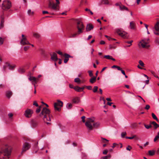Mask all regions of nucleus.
Returning <instances> with one entry per match:
<instances>
[{
	"mask_svg": "<svg viewBox=\"0 0 159 159\" xmlns=\"http://www.w3.org/2000/svg\"><path fill=\"white\" fill-rule=\"evenodd\" d=\"M75 32L73 31V33H71L68 36L69 38H74L79 35L83 32L84 26L82 22L80 20L76 19L75 20Z\"/></svg>",
	"mask_w": 159,
	"mask_h": 159,
	"instance_id": "f257e3e1",
	"label": "nucleus"
},
{
	"mask_svg": "<svg viewBox=\"0 0 159 159\" xmlns=\"http://www.w3.org/2000/svg\"><path fill=\"white\" fill-rule=\"evenodd\" d=\"M11 148L8 145L3 146L0 150V159H8L11 154Z\"/></svg>",
	"mask_w": 159,
	"mask_h": 159,
	"instance_id": "f03ea898",
	"label": "nucleus"
},
{
	"mask_svg": "<svg viewBox=\"0 0 159 159\" xmlns=\"http://www.w3.org/2000/svg\"><path fill=\"white\" fill-rule=\"evenodd\" d=\"M94 120L95 118L93 117L87 119L85 125L90 130H93V128H98L100 125V123L99 122H95Z\"/></svg>",
	"mask_w": 159,
	"mask_h": 159,
	"instance_id": "7ed1b4c3",
	"label": "nucleus"
},
{
	"mask_svg": "<svg viewBox=\"0 0 159 159\" xmlns=\"http://www.w3.org/2000/svg\"><path fill=\"white\" fill-rule=\"evenodd\" d=\"M50 111L49 109L44 107L42 110L41 113L39 114V116L42 117L43 116V119L44 122L46 123L47 125H49L50 123L47 122V121H50L51 119L50 116Z\"/></svg>",
	"mask_w": 159,
	"mask_h": 159,
	"instance_id": "20e7f679",
	"label": "nucleus"
},
{
	"mask_svg": "<svg viewBox=\"0 0 159 159\" xmlns=\"http://www.w3.org/2000/svg\"><path fill=\"white\" fill-rule=\"evenodd\" d=\"M56 2V4L52 0H49L48 4V7L51 8L55 11H57L59 10V6L58 5L60 4L59 0H55Z\"/></svg>",
	"mask_w": 159,
	"mask_h": 159,
	"instance_id": "39448f33",
	"label": "nucleus"
},
{
	"mask_svg": "<svg viewBox=\"0 0 159 159\" xmlns=\"http://www.w3.org/2000/svg\"><path fill=\"white\" fill-rule=\"evenodd\" d=\"M11 7V2L9 0H5L2 4V9L3 10H7Z\"/></svg>",
	"mask_w": 159,
	"mask_h": 159,
	"instance_id": "423d86ee",
	"label": "nucleus"
},
{
	"mask_svg": "<svg viewBox=\"0 0 159 159\" xmlns=\"http://www.w3.org/2000/svg\"><path fill=\"white\" fill-rule=\"evenodd\" d=\"M63 102L60 100H57V102L54 103V107L56 111H60L61 107H63Z\"/></svg>",
	"mask_w": 159,
	"mask_h": 159,
	"instance_id": "0eeeda50",
	"label": "nucleus"
},
{
	"mask_svg": "<svg viewBox=\"0 0 159 159\" xmlns=\"http://www.w3.org/2000/svg\"><path fill=\"white\" fill-rule=\"evenodd\" d=\"M116 32L123 38H127V35L126 32L123 31L121 29H117L116 30Z\"/></svg>",
	"mask_w": 159,
	"mask_h": 159,
	"instance_id": "6e6552de",
	"label": "nucleus"
},
{
	"mask_svg": "<svg viewBox=\"0 0 159 159\" xmlns=\"http://www.w3.org/2000/svg\"><path fill=\"white\" fill-rule=\"evenodd\" d=\"M22 38L20 40V43L23 45H30V43L27 40L26 37L23 34L21 35Z\"/></svg>",
	"mask_w": 159,
	"mask_h": 159,
	"instance_id": "1a4fd4ad",
	"label": "nucleus"
},
{
	"mask_svg": "<svg viewBox=\"0 0 159 159\" xmlns=\"http://www.w3.org/2000/svg\"><path fill=\"white\" fill-rule=\"evenodd\" d=\"M149 39H145L142 40L143 42H140L139 43V45H141L142 48H148L149 46L147 45V44L148 43V41Z\"/></svg>",
	"mask_w": 159,
	"mask_h": 159,
	"instance_id": "9d476101",
	"label": "nucleus"
},
{
	"mask_svg": "<svg viewBox=\"0 0 159 159\" xmlns=\"http://www.w3.org/2000/svg\"><path fill=\"white\" fill-rule=\"evenodd\" d=\"M42 77V75H39L37 78H36L34 76H30L29 79L30 80L32 81L33 84H35L37 83L39 80V78Z\"/></svg>",
	"mask_w": 159,
	"mask_h": 159,
	"instance_id": "9b49d317",
	"label": "nucleus"
},
{
	"mask_svg": "<svg viewBox=\"0 0 159 159\" xmlns=\"http://www.w3.org/2000/svg\"><path fill=\"white\" fill-rule=\"evenodd\" d=\"M8 67L10 70H13L15 67V65H11L10 63L8 62H6L5 65L3 66V71H5L6 68Z\"/></svg>",
	"mask_w": 159,
	"mask_h": 159,
	"instance_id": "f8f14e48",
	"label": "nucleus"
},
{
	"mask_svg": "<svg viewBox=\"0 0 159 159\" xmlns=\"http://www.w3.org/2000/svg\"><path fill=\"white\" fill-rule=\"evenodd\" d=\"M30 147V145L29 143L27 142L25 143L23 145L21 153H23L25 152L26 151L28 150Z\"/></svg>",
	"mask_w": 159,
	"mask_h": 159,
	"instance_id": "ddd939ff",
	"label": "nucleus"
},
{
	"mask_svg": "<svg viewBox=\"0 0 159 159\" xmlns=\"http://www.w3.org/2000/svg\"><path fill=\"white\" fill-rule=\"evenodd\" d=\"M153 32L155 34L159 35V22H157L155 25Z\"/></svg>",
	"mask_w": 159,
	"mask_h": 159,
	"instance_id": "4468645a",
	"label": "nucleus"
},
{
	"mask_svg": "<svg viewBox=\"0 0 159 159\" xmlns=\"http://www.w3.org/2000/svg\"><path fill=\"white\" fill-rule=\"evenodd\" d=\"M33 113V111L30 109H27L25 111V116L27 118H30L31 117Z\"/></svg>",
	"mask_w": 159,
	"mask_h": 159,
	"instance_id": "2eb2a0df",
	"label": "nucleus"
},
{
	"mask_svg": "<svg viewBox=\"0 0 159 159\" xmlns=\"http://www.w3.org/2000/svg\"><path fill=\"white\" fill-rule=\"evenodd\" d=\"M51 58L52 60L54 61H56L58 60L57 57V54L55 52H53L52 54H51Z\"/></svg>",
	"mask_w": 159,
	"mask_h": 159,
	"instance_id": "dca6fc26",
	"label": "nucleus"
},
{
	"mask_svg": "<svg viewBox=\"0 0 159 159\" xmlns=\"http://www.w3.org/2000/svg\"><path fill=\"white\" fill-rule=\"evenodd\" d=\"M31 126L33 128L36 127L38 125V122L34 120H31Z\"/></svg>",
	"mask_w": 159,
	"mask_h": 159,
	"instance_id": "f3484780",
	"label": "nucleus"
},
{
	"mask_svg": "<svg viewBox=\"0 0 159 159\" xmlns=\"http://www.w3.org/2000/svg\"><path fill=\"white\" fill-rule=\"evenodd\" d=\"M94 28L93 25L91 24H89L87 25L86 27V30L87 32L93 29Z\"/></svg>",
	"mask_w": 159,
	"mask_h": 159,
	"instance_id": "a211bd4d",
	"label": "nucleus"
},
{
	"mask_svg": "<svg viewBox=\"0 0 159 159\" xmlns=\"http://www.w3.org/2000/svg\"><path fill=\"white\" fill-rule=\"evenodd\" d=\"M64 57H65L64 60V62L65 63H66L69 60V58L71 57L67 53H65L64 55Z\"/></svg>",
	"mask_w": 159,
	"mask_h": 159,
	"instance_id": "6ab92c4d",
	"label": "nucleus"
},
{
	"mask_svg": "<svg viewBox=\"0 0 159 159\" xmlns=\"http://www.w3.org/2000/svg\"><path fill=\"white\" fill-rule=\"evenodd\" d=\"M4 14L3 13V15L1 16V21L0 27L1 28H3L4 26Z\"/></svg>",
	"mask_w": 159,
	"mask_h": 159,
	"instance_id": "aec40b11",
	"label": "nucleus"
},
{
	"mask_svg": "<svg viewBox=\"0 0 159 159\" xmlns=\"http://www.w3.org/2000/svg\"><path fill=\"white\" fill-rule=\"evenodd\" d=\"M72 101L74 103H78L80 101V98L78 97H76L73 99Z\"/></svg>",
	"mask_w": 159,
	"mask_h": 159,
	"instance_id": "412c9836",
	"label": "nucleus"
},
{
	"mask_svg": "<svg viewBox=\"0 0 159 159\" xmlns=\"http://www.w3.org/2000/svg\"><path fill=\"white\" fill-rule=\"evenodd\" d=\"M96 80V77L93 76L89 80V82L91 84H93L95 82Z\"/></svg>",
	"mask_w": 159,
	"mask_h": 159,
	"instance_id": "4be33fe9",
	"label": "nucleus"
},
{
	"mask_svg": "<svg viewBox=\"0 0 159 159\" xmlns=\"http://www.w3.org/2000/svg\"><path fill=\"white\" fill-rule=\"evenodd\" d=\"M104 57L108 59L114 61H116L115 59L113 58L110 55H105L104 56Z\"/></svg>",
	"mask_w": 159,
	"mask_h": 159,
	"instance_id": "5701e85b",
	"label": "nucleus"
},
{
	"mask_svg": "<svg viewBox=\"0 0 159 159\" xmlns=\"http://www.w3.org/2000/svg\"><path fill=\"white\" fill-rule=\"evenodd\" d=\"M6 96L8 98H10L12 95V92L10 91H8L6 92Z\"/></svg>",
	"mask_w": 159,
	"mask_h": 159,
	"instance_id": "b1692460",
	"label": "nucleus"
},
{
	"mask_svg": "<svg viewBox=\"0 0 159 159\" xmlns=\"http://www.w3.org/2000/svg\"><path fill=\"white\" fill-rule=\"evenodd\" d=\"M120 8L121 10H126L127 11L128 10V9L123 5H121L120 6Z\"/></svg>",
	"mask_w": 159,
	"mask_h": 159,
	"instance_id": "393cba45",
	"label": "nucleus"
},
{
	"mask_svg": "<svg viewBox=\"0 0 159 159\" xmlns=\"http://www.w3.org/2000/svg\"><path fill=\"white\" fill-rule=\"evenodd\" d=\"M135 24L133 21H132L130 23V27L131 29H134L135 28Z\"/></svg>",
	"mask_w": 159,
	"mask_h": 159,
	"instance_id": "a878e982",
	"label": "nucleus"
},
{
	"mask_svg": "<svg viewBox=\"0 0 159 159\" xmlns=\"http://www.w3.org/2000/svg\"><path fill=\"white\" fill-rule=\"evenodd\" d=\"M155 151L154 150H149L148 151V154L150 156H152L155 154Z\"/></svg>",
	"mask_w": 159,
	"mask_h": 159,
	"instance_id": "bb28decb",
	"label": "nucleus"
},
{
	"mask_svg": "<svg viewBox=\"0 0 159 159\" xmlns=\"http://www.w3.org/2000/svg\"><path fill=\"white\" fill-rule=\"evenodd\" d=\"M125 138L127 139H133L134 138H135L136 139H138V138L136 136V135H134L132 137H126Z\"/></svg>",
	"mask_w": 159,
	"mask_h": 159,
	"instance_id": "cd10ccee",
	"label": "nucleus"
},
{
	"mask_svg": "<svg viewBox=\"0 0 159 159\" xmlns=\"http://www.w3.org/2000/svg\"><path fill=\"white\" fill-rule=\"evenodd\" d=\"M33 34L34 36L37 39L39 38L40 36L39 34L37 33H34Z\"/></svg>",
	"mask_w": 159,
	"mask_h": 159,
	"instance_id": "c85d7f7f",
	"label": "nucleus"
},
{
	"mask_svg": "<svg viewBox=\"0 0 159 159\" xmlns=\"http://www.w3.org/2000/svg\"><path fill=\"white\" fill-rule=\"evenodd\" d=\"M74 89L76 91L80 92L81 91V90L80 88V87L79 86H75L74 87Z\"/></svg>",
	"mask_w": 159,
	"mask_h": 159,
	"instance_id": "c756f323",
	"label": "nucleus"
},
{
	"mask_svg": "<svg viewBox=\"0 0 159 159\" xmlns=\"http://www.w3.org/2000/svg\"><path fill=\"white\" fill-rule=\"evenodd\" d=\"M152 118L155 120L157 122H159V120L156 116L155 115V114L152 113Z\"/></svg>",
	"mask_w": 159,
	"mask_h": 159,
	"instance_id": "7c9ffc66",
	"label": "nucleus"
},
{
	"mask_svg": "<svg viewBox=\"0 0 159 159\" xmlns=\"http://www.w3.org/2000/svg\"><path fill=\"white\" fill-rule=\"evenodd\" d=\"M18 72L20 73H23L25 72V69L24 68H20L18 70Z\"/></svg>",
	"mask_w": 159,
	"mask_h": 159,
	"instance_id": "2f4dec72",
	"label": "nucleus"
},
{
	"mask_svg": "<svg viewBox=\"0 0 159 159\" xmlns=\"http://www.w3.org/2000/svg\"><path fill=\"white\" fill-rule=\"evenodd\" d=\"M101 141L102 142L104 143H106L109 141V140L106 139L101 137Z\"/></svg>",
	"mask_w": 159,
	"mask_h": 159,
	"instance_id": "473e14b6",
	"label": "nucleus"
},
{
	"mask_svg": "<svg viewBox=\"0 0 159 159\" xmlns=\"http://www.w3.org/2000/svg\"><path fill=\"white\" fill-rule=\"evenodd\" d=\"M74 81L78 84H80L81 83L80 80L78 78H75L74 80Z\"/></svg>",
	"mask_w": 159,
	"mask_h": 159,
	"instance_id": "72a5a7b5",
	"label": "nucleus"
},
{
	"mask_svg": "<svg viewBox=\"0 0 159 159\" xmlns=\"http://www.w3.org/2000/svg\"><path fill=\"white\" fill-rule=\"evenodd\" d=\"M72 107V105L71 103H68L66 105V107L68 109H71Z\"/></svg>",
	"mask_w": 159,
	"mask_h": 159,
	"instance_id": "f704fd0d",
	"label": "nucleus"
},
{
	"mask_svg": "<svg viewBox=\"0 0 159 159\" xmlns=\"http://www.w3.org/2000/svg\"><path fill=\"white\" fill-rule=\"evenodd\" d=\"M28 14L29 15H33L34 14L33 11H31V10H29L28 11Z\"/></svg>",
	"mask_w": 159,
	"mask_h": 159,
	"instance_id": "c9c22d12",
	"label": "nucleus"
},
{
	"mask_svg": "<svg viewBox=\"0 0 159 159\" xmlns=\"http://www.w3.org/2000/svg\"><path fill=\"white\" fill-rule=\"evenodd\" d=\"M98 89V87L97 86H95L94 87L93 89V91L94 93H96L97 91V90Z\"/></svg>",
	"mask_w": 159,
	"mask_h": 159,
	"instance_id": "e433bc0d",
	"label": "nucleus"
},
{
	"mask_svg": "<svg viewBox=\"0 0 159 159\" xmlns=\"http://www.w3.org/2000/svg\"><path fill=\"white\" fill-rule=\"evenodd\" d=\"M137 124L136 123H134L131 124V126L132 128H135L137 127Z\"/></svg>",
	"mask_w": 159,
	"mask_h": 159,
	"instance_id": "4c0bfd02",
	"label": "nucleus"
},
{
	"mask_svg": "<svg viewBox=\"0 0 159 159\" xmlns=\"http://www.w3.org/2000/svg\"><path fill=\"white\" fill-rule=\"evenodd\" d=\"M88 73L89 74V75L91 77H92L93 76V71L92 70H89L88 71Z\"/></svg>",
	"mask_w": 159,
	"mask_h": 159,
	"instance_id": "58836bf2",
	"label": "nucleus"
},
{
	"mask_svg": "<svg viewBox=\"0 0 159 159\" xmlns=\"http://www.w3.org/2000/svg\"><path fill=\"white\" fill-rule=\"evenodd\" d=\"M86 0H81L80 5H83L84 4L86 3Z\"/></svg>",
	"mask_w": 159,
	"mask_h": 159,
	"instance_id": "ea45409f",
	"label": "nucleus"
},
{
	"mask_svg": "<svg viewBox=\"0 0 159 159\" xmlns=\"http://www.w3.org/2000/svg\"><path fill=\"white\" fill-rule=\"evenodd\" d=\"M110 155H108L107 156H104L101 157V159H107L108 158H110Z\"/></svg>",
	"mask_w": 159,
	"mask_h": 159,
	"instance_id": "a19ab883",
	"label": "nucleus"
},
{
	"mask_svg": "<svg viewBox=\"0 0 159 159\" xmlns=\"http://www.w3.org/2000/svg\"><path fill=\"white\" fill-rule=\"evenodd\" d=\"M30 47V46H29L28 45L25 46L24 48V50L25 51H26Z\"/></svg>",
	"mask_w": 159,
	"mask_h": 159,
	"instance_id": "79ce46f5",
	"label": "nucleus"
},
{
	"mask_svg": "<svg viewBox=\"0 0 159 159\" xmlns=\"http://www.w3.org/2000/svg\"><path fill=\"white\" fill-rule=\"evenodd\" d=\"M85 11H88V13H90L92 15L93 14V12L90 9L87 8H86L85 9Z\"/></svg>",
	"mask_w": 159,
	"mask_h": 159,
	"instance_id": "37998d69",
	"label": "nucleus"
},
{
	"mask_svg": "<svg viewBox=\"0 0 159 159\" xmlns=\"http://www.w3.org/2000/svg\"><path fill=\"white\" fill-rule=\"evenodd\" d=\"M144 126L147 129H149V128H151L152 127V125H148L146 124H144Z\"/></svg>",
	"mask_w": 159,
	"mask_h": 159,
	"instance_id": "c03bdc74",
	"label": "nucleus"
},
{
	"mask_svg": "<svg viewBox=\"0 0 159 159\" xmlns=\"http://www.w3.org/2000/svg\"><path fill=\"white\" fill-rule=\"evenodd\" d=\"M139 63L140 65L142 66H144V64L143 62L141 60H140L139 61Z\"/></svg>",
	"mask_w": 159,
	"mask_h": 159,
	"instance_id": "a18cd8bd",
	"label": "nucleus"
},
{
	"mask_svg": "<svg viewBox=\"0 0 159 159\" xmlns=\"http://www.w3.org/2000/svg\"><path fill=\"white\" fill-rule=\"evenodd\" d=\"M41 106H40L39 108H37L36 110V112L37 113H39L41 111Z\"/></svg>",
	"mask_w": 159,
	"mask_h": 159,
	"instance_id": "49530a36",
	"label": "nucleus"
},
{
	"mask_svg": "<svg viewBox=\"0 0 159 159\" xmlns=\"http://www.w3.org/2000/svg\"><path fill=\"white\" fill-rule=\"evenodd\" d=\"M152 74L156 77L158 78L159 79V78L156 75L155 73L153 71H151Z\"/></svg>",
	"mask_w": 159,
	"mask_h": 159,
	"instance_id": "de8ad7c7",
	"label": "nucleus"
},
{
	"mask_svg": "<svg viewBox=\"0 0 159 159\" xmlns=\"http://www.w3.org/2000/svg\"><path fill=\"white\" fill-rule=\"evenodd\" d=\"M159 139V137L158 136H156L155 138L154 139V142H156Z\"/></svg>",
	"mask_w": 159,
	"mask_h": 159,
	"instance_id": "09e8293b",
	"label": "nucleus"
},
{
	"mask_svg": "<svg viewBox=\"0 0 159 159\" xmlns=\"http://www.w3.org/2000/svg\"><path fill=\"white\" fill-rule=\"evenodd\" d=\"M126 132H122V133L121 134V137H122V138H124L125 136L126 135Z\"/></svg>",
	"mask_w": 159,
	"mask_h": 159,
	"instance_id": "8fccbe9b",
	"label": "nucleus"
},
{
	"mask_svg": "<svg viewBox=\"0 0 159 159\" xmlns=\"http://www.w3.org/2000/svg\"><path fill=\"white\" fill-rule=\"evenodd\" d=\"M85 87L89 90H91L92 89V87L91 86H85Z\"/></svg>",
	"mask_w": 159,
	"mask_h": 159,
	"instance_id": "3c124183",
	"label": "nucleus"
},
{
	"mask_svg": "<svg viewBox=\"0 0 159 159\" xmlns=\"http://www.w3.org/2000/svg\"><path fill=\"white\" fill-rule=\"evenodd\" d=\"M150 108V106L149 105H147L145 107V109L146 110H148Z\"/></svg>",
	"mask_w": 159,
	"mask_h": 159,
	"instance_id": "603ef678",
	"label": "nucleus"
},
{
	"mask_svg": "<svg viewBox=\"0 0 159 159\" xmlns=\"http://www.w3.org/2000/svg\"><path fill=\"white\" fill-rule=\"evenodd\" d=\"M3 42V40L1 37H0V44H2Z\"/></svg>",
	"mask_w": 159,
	"mask_h": 159,
	"instance_id": "864d4df0",
	"label": "nucleus"
},
{
	"mask_svg": "<svg viewBox=\"0 0 159 159\" xmlns=\"http://www.w3.org/2000/svg\"><path fill=\"white\" fill-rule=\"evenodd\" d=\"M33 105L35 106L36 107H38L39 105L36 101H34L33 102Z\"/></svg>",
	"mask_w": 159,
	"mask_h": 159,
	"instance_id": "5fc2aeb1",
	"label": "nucleus"
},
{
	"mask_svg": "<svg viewBox=\"0 0 159 159\" xmlns=\"http://www.w3.org/2000/svg\"><path fill=\"white\" fill-rule=\"evenodd\" d=\"M85 116H82L81 117V119H82V121L84 123L85 122Z\"/></svg>",
	"mask_w": 159,
	"mask_h": 159,
	"instance_id": "6e6d98bb",
	"label": "nucleus"
},
{
	"mask_svg": "<svg viewBox=\"0 0 159 159\" xmlns=\"http://www.w3.org/2000/svg\"><path fill=\"white\" fill-rule=\"evenodd\" d=\"M154 126V129H156L158 127H159V125L157 123Z\"/></svg>",
	"mask_w": 159,
	"mask_h": 159,
	"instance_id": "4d7b16f0",
	"label": "nucleus"
},
{
	"mask_svg": "<svg viewBox=\"0 0 159 159\" xmlns=\"http://www.w3.org/2000/svg\"><path fill=\"white\" fill-rule=\"evenodd\" d=\"M102 2H103L105 4L108 3V1L107 0H102Z\"/></svg>",
	"mask_w": 159,
	"mask_h": 159,
	"instance_id": "13d9d810",
	"label": "nucleus"
},
{
	"mask_svg": "<svg viewBox=\"0 0 159 159\" xmlns=\"http://www.w3.org/2000/svg\"><path fill=\"white\" fill-rule=\"evenodd\" d=\"M107 152H108V150H105L103 151V153L104 154L106 155L107 154Z\"/></svg>",
	"mask_w": 159,
	"mask_h": 159,
	"instance_id": "bf43d9fd",
	"label": "nucleus"
},
{
	"mask_svg": "<svg viewBox=\"0 0 159 159\" xmlns=\"http://www.w3.org/2000/svg\"><path fill=\"white\" fill-rule=\"evenodd\" d=\"M8 115V116H9V118H11V117H12L13 115V114L12 113H9Z\"/></svg>",
	"mask_w": 159,
	"mask_h": 159,
	"instance_id": "052dcab7",
	"label": "nucleus"
},
{
	"mask_svg": "<svg viewBox=\"0 0 159 159\" xmlns=\"http://www.w3.org/2000/svg\"><path fill=\"white\" fill-rule=\"evenodd\" d=\"M109 47H110V49H115L116 48V47L112 46L111 45H110Z\"/></svg>",
	"mask_w": 159,
	"mask_h": 159,
	"instance_id": "680f3d73",
	"label": "nucleus"
},
{
	"mask_svg": "<svg viewBox=\"0 0 159 159\" xmlns=\"http://www.w3.org/2000/svg\"><path fill=\"white\" fill-rule=\"evenodd\" d=\"M42 13L43 14H48L49 12L48 11H42Z\"/></svg>",
	"mask_w": 159,
	"mask_h": 159,
	"instance_id": "e2e57ef3",
	"label": "nucleus"
},
{
	"mask_svg": "<svg viewBox=\"0 0 159 159\" xmlns=\"http://www.w3.org/2000/svg\"><path fill=\"white\" fill-rule=\"evenodd\" d=\"M131 147L130 146H128V147L126 148V150H127L130 151Z\"/></svg>",
	"mask_w": 159,
	"mask_h": 159,
	"instance_id": "0e129e2a",
	"label": "nucleus"
},
{
	"mask_svg": "<svg viewBox=\"0 0 159 159\" xmlns=\"http://www.w3.org/2000/svg\"><path fill=\"white\" fill-rule=\"evenodd\" d=\"M57 53L58 54H59L60 55H63V53H62L60 52V51H57Z\"/></svg>",
	"mask_w": 159,
	"mask_h": 159,
	"instance_id": "69168bd1",
	"label": "nucleus"
},
{
	"mask_svg": "<svg viewBox=\"0 0 159 159\" xmlns=\"http://www.w3.org/2000/svg\"><path fill=\"white\" fill-rule=\"evenodd\" d=\"M100 44H105V42L103 40H102L100 42Z\"/></svg>",
	"mask_w": 159,
	"mask_h": 159,
	"instance_id": "338daca9",
	"label": "nucleus"
},
{
	"mask_svg": "<svg viewBox=\"0 0 159 159\" xmlns=\"http://www.w3.org/2000/svg\"><path fill=\"white\" fill-rule=\"evenodd\" d=\"M116 68H117L118 70H119L121 71L122 70V69L120 66H117Z\"/></svg>",
	"mask_w": 159,
	"mask_h": 159,
	"instance_id": "774afa93",
	"label": "nucleus"
}]
</instances>
